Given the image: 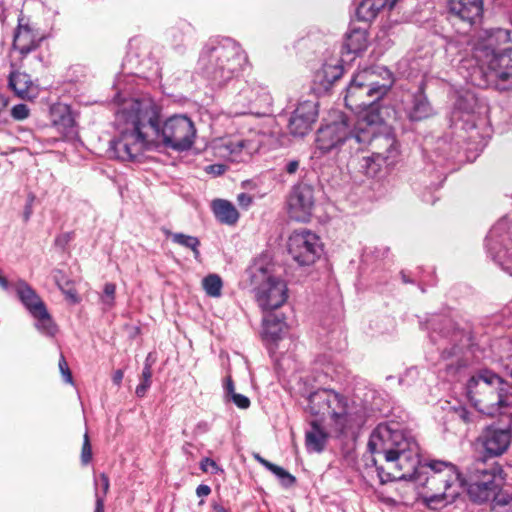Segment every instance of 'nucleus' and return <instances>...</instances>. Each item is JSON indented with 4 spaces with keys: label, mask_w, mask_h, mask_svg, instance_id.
<instances>
[{
    "label": "nucleus",
    "mask_w": 512,
    "mask_h": 512,
    "mask_svg": "<svg viewBox=\"0 0 512 512\" xmlns=\"http://www.w3.org/2000/svg\"><path fill=\"white\" fill-rule=\"evenodd\" d=\"M368 449L381 482L413 480L431 509L451 504L464 489L463 477L452 462L432 459L420 464L418 443L397 423L379 424L370 435Z\"/></svg>",
    "instance_id": "f257e3e1"
},
{
    "label": "nucleus",
    "mask_w": 512,
    "mask_h": 512,
    "mask_svg": "<svg viewBox=\"0 0 512 512\" xmlns=\"http://www.w3.org/2000/svg\"><path fill=\"white\" fill-rule=\"evenodd\" d=\"M161 107L150 97L129 98L120 102L115 113L117 136L111 142L115 156L133 161L160 144L174 151L189 150L197 130L184 114H175L161 122Z\"/></svg>",
    "instance_id": "f03ea898"
},
{
    "label": "nucleus",
    "mask_w": 512,
    "mask_h": 512,
    "mask_svg": "<svg viewBox=\"0 0 512 512\" xmlns=\"http://www.w3.org/2000/svg\"><path fill=\"white\" fill-rule=\"evenodd\" d=\"M380 118L374 114H365L359 119H348L340 115L339 120L321 127L316 134V147L323 153L333 150L349 154L363 150L373 140L386 150L378 152L384 160H390L398 154V144L392 133L377 135Z\"/></svg>",
    "instance_id": "7ed1b4c3"
},
{
    "label": "nucleus",
    "mask_w": 512,
    "mask_h": 512,
    "mask_svg": "<svg viewBox=\"0 0 512 512\" xmlns=\"http://www.w3.org/2000/svg\"><path fill=\"white\" fill-rule=\"evenodd\" d=\"M510 42V32L497 28L480 32L473 41L472 57L476 66L469 73L470 82L478 87L512 88V49L502 48Z\"/></svg>",
    "instance_id": "20e7f679"
},
{
    "label": "nucleus",
    "mask_w": 512,
    "mask_h": 512,
    "mask_svg": "<svg viewBox=\"0 0 512 512\" xmlns=\"http://www.w3.org/2000/svg\"><path fill=\"white\" fill-rule=\"evenodd\" d=\"M307 410L313 415L328 416L332 432L353 435L366 422V410L361 404L348 400L332 390H319L308 399Z\"/></svg>",
    "instance_id": "39448f33"
},
{
    "label": "nucleus",
    "mask_w": 512,
    "mask_h": 512,
    "mask_svg": "<svg viewBox=\"0 0 512 512\" xmlns=\"http://www.w3.org/2000/svg\"><path fill=\"white\" fill-rule=\"evenodd\" d=\"M510 385L490 370H480L467 383V395L481 413L494 416L511 405Z\"/></svg>",
    "instance_id": "423d86ee"
},
{
    "label": "nucleus",
    "mask_w": 512,
    "mask_h": 512,
    "mask_svg": "<svg viewBox=\"0 0 512 512\" xmlns=\"http://www.w3.org/2000/svg\"><path fill=\"white\" fill-rule=\"evenodd\" d=\"M245 62L246 56L241 48L228 38L209 43L199 58L203 73L217 85L230 80Z\"/></svg>",
    "instance_id": "0eeeda50"
},
{
    "label": "nucleus",
    "mask_w": 512,
    "mask_h": 512,
    "mask_svg": "<svg viewBox=\"0 0 512 512\" xmlns=\"http://www.w3.org/2000/svg\"><path fill=\"white\" fill-rule=\"evenodd\" d=\"M261 262L258 264V308L263 312H276L289 299L288 283L270 254H262Z\"/></svg>",
    "instance_id": "6e6552de"
},
{
    "label": "nucleus",
    "mask_w": 512,
    "mask_h": 512,
    "mask_svg": "<svg viewBox=\"0 0 512 512\" xmlns=\"http://www.w3.org/2000/svg\"><path fill=\"white\" fill-rule=\"evenodd\" d=\"M364 81H366L364 75H358L356 73L353 76L346 89L344 97L345 105L355 112V119H359L365 114H369V116L376 114L380 118V122L377 124V135H381L382 131L384 135H387V133H391V131L385 124L386 120L378 102L380 99H376L375 95L382 92L371 86L374 84L373 82L366 84Z\"/></svg>",
    "instance_id": "1a4fd4ad"
},
{
    "label": "nucleus",
    "mask_w": 512,
    "mask_h": 512,
    "mask_svg": "<svg viewBox=\"0 0 512 512\" xmlns=\"http://www.w3.org/2000/svg\"><path fill=\"white\" fill-rule=\"evenodd\" d=\"M463 481L470 498L482 503L492 498L502 485V469L478 459L469 466Z\"/></svg>",
    "instance_id": "9d476101"
},
{
    "label": "nucleus",
    "mask_w": 512,
    "mask_h": 512,
    "mask_svg": "<svg viewBox=\"0 0 512 512\" xmlns=\"http://www.w3.org/2000/svg\"><path fill=\"white\" fill-rule=\"evenodd\" d=\"M258 146L274 149L282 142L283 133L274 116L273 97L266 88L258 90Z\"/></svg>",
    "instance_id": "9b49d317"
},
{
    "label": "nucleus",
    "mask_w": 512,
    "mask_h": 512,
    "mask_svg": "<svg viewBox=\"0 0 512 512\" xmlns=\"http://www.w3.org/2000/svg\"><path fill=\"white\" fill-rule=\"evenodd\" d=\"M15 292L23 306L36 320V329L46 336L53 337L57 327L36 291L27 282L20 280L15 284Z\"/></svg>",
    "instance_id": "f8f14e48"
},
{
    "label": "nucleus",
    "mask_w": 512,
    "mask_h": 512,
    "mask_svg": "<svg viewBox=\"0 0 512 512\" xmlns=\"http://www.w3.org/2000/svg\"><path fill=\"white\" fill-rule=\"evenodd\" d=\"M486 247L492 259L512 276V230L507 218L492 227L486 239Z\"/></svg>",
    "instance_id": "ddd939ff"
},
{
    "label": "nucleus",
    "mask_w": 512,
    "mask_h": 512,
    "mask_svg": "<svg viewBox=\"0 0 512 512\" xmlns=\"http://www.w3.org/2000/svg\"><path fill=\"white\" fill-rule=\"evenodd\" d=\"M287 249L295 262L301 266L314 264L323 252V244L318 235L302 229L294 231L288 238Z\"/></svg>",
    "instance_id": "4468645a"
},
{
    "label": "nucleus",
    "mask_w": 512,
    "mask_h": 512,
    "mask_svg": "<svg viewBox=\"0 0 512 512\" xmlns=\"http://www.w3.org/2000/svg\"><path fill=\"white\" fill-rule=\"evenodd\" d=\"M486 113V104L478 98L474 91L462 89L457 92L452 114L454 119L462 120L465 124L474 128L477 120Z\"/></svg>",
    "instance_id": "2eb2a0df"
},
{
    "label": "nucleus",
    "mask_w": 512,
    "mask_h": 512,
    "mask_svg": "<svg viewBox=\"0 0 512 512\" xmlns=\"http://www.w3.org/2000/svg\"><path fill=\"white\" fill-rule=\"evenodd\" d=\"M318 101L300 100L292 111L288 121V129L294 136L303 137L312 129L318 118Z\"/></svg>",
    "instance_id": "dca6fc26"
},
{
    "label": "nucleus",
    "mask_w": 512,
    "mask_h": 512,
    "mask_svg": "<svg viewBox=\"0 0 512 512\" xmlns=\"http://www.w3.org/2000/svg\"><path fill=\"white\" fill-rule=\"evenodd\" d=\"M314 208V191L307 184L295 186L288 198V211L292 219L300 222L309 220Z\"/></svg>",
    "instance_id": "f3484780"
},
{
    "label": "nucleus",
    "mask_w": 512,
    "mask_h": 512,
    "mask_svg": "<svg viewBox=\"0 0 512 512\" xmlns=\"http://www.w3.org/2000/svg\"><path fill=\"white\" fill-rule=\"evenodd\" d=\"M511 429L499 425H490L483 429L478 438L486 455L497 457L504 454L511 443Z\"/></svg>",
    "instance_id": "a211bd4d"
},
{
    "label": "nucleus",
    "mask_w": 512,
    "mask_h": 512,
    "mask_svg": "<svg viewBox=\"0 0 512 512\" xmlns=\"http://www.w3.org/2000/svg\"><path fill=\"white\" fill-rule=\"evenodd\" d=\"M358 75H364L366 84L370 82L375 83L371 85L372 87L380 90L382 93H377L376 99H382L390 90L394 83L393 74L385 67L376 66L372 68L363 69L357 72Z\"/></svg>",
    "instance_id": "6ab92c4d"
},
{
    "label": "nucleus",
    "mask_w": 512,
    "mask_h": 512,
    "mask_svg": "<svg viewBox=\"0 0 512 512\" xmlns=\"http://www.w3.org/2000/svg\"><path fill=\"white\" fill-rule=\"evenodd\" d=\"M40 41L41 37L33 28L23 18L19 19V25L14 35V49L25 55L36 49Z\"/></svg>",
    "instance_id": "aec40b11"
},
{
    "label": "nucleus",
    "mask_w": 512,
    "mask_h": 512,
    "mask_svg": "<svg viewBox=\"0 0 512 512\" xmlns=\"http://www.w3.org/2000/svg\"><path fill=\"white\" fill-rule=\"evenodd\" d=\"M450 11L470 24L476 23L482 16V0H449Z\"/></svg>",
    "instance_id": "412c9836"
},
{
    "label": "nucleus",
    "mask_w": 512,
    "mask_h": 512,
    "mask_svg": "<svg viewBox=\"0 0 512 512\" xmlns=\"http://www.w3.org/2000/svg\"><path fill=\"white\" fill-rule=\"evenodd\" d=\"M9 86L15 94L22 99H34L38 95V88L31 81L28 74L12 72L9 77Z\"/></svg>",
    "instance_id": "4be33fe9"
},
{
    "label": "nucleus",
    "mask_w": 512,
    "mask_h": 512,
    "mask_svg": "<svg viewBox=\"0 0 512 512\" xmlns=\"http://www.w3.org/2000/svg\"><path fill=\"white\" fill-rule=\"evenodd\" d=\"M263 338L275 341L280 338L281 334L286 329V322L282 313L276 312H263Z\"/></svg>",
    "instance_id": "5701e85b"
},
{
    "label": "nucleus",
    "mask_w": 512,
    "mask_h": 512,
    "mask_svg": "<svg viewBox=\"0 0 512 512\" xmlns=\"http://www.w3.org/2000/svg\"><path fill=\"white\" fill-rule=\"evenodd\" d=\"M211 209L215 218L222 224L235 225L239 219V213L235 206L228 200L215 199L211 202Z\"/></svg>",
    "instance_id": "b1692460"
},
{
    "label": "nucleus",
    "mask_w": 512,
    "mask_h": 512,
    "mask_svg": "<svg viewBox=\"0 0 512 512\" xmlns=\"http://www.w3.org/2000/svg\"><path fill=\"white\" fill-rule=\"evenodd\" d=\"M432 107L423 93L412 97V105L407 108V115L413 121H419L432 115Z\"/></svg>",
    "instance_id": "393cba45"
},
{
    "label": "nucleus",
    "mask_w": 512,
    "mask_h": 512,
    "mask_svg": "<svg viewBox=\"0 0 512 512\" xmlns=\"http://www.w3.org/2000/svg\"><path fill=\"white\" fill-rule=\"evenodd\" d=\"M327 433L316 423H311V428L306 432L305 443L310 452H321L327 441Z\"/></svg>",
    "instance_id": "a878e982"
},
{
    "label": "nucleus",
    "mask_w": 512,
    "mask_h": 512,
    "mask_svg": "<svg viewBox=\"0 0 512 512\" xmlns=\"http://www.w3.org/2000/svg\"><path fill=\"white\" fill-rule=\"evenodd\" d=\"M367 46V35L365 30L353 29L344 40L343 49L347 53L357 54L363 51Z\"/></svg>",
    "instance_id": "bb28decb"
},
{
    "label": "nucleus",
    "mask_w": 512,
    "mask_h": 512,
    "mask_svg": "<svg viewBox=\"0 0 512 512\" xmlns=\"http://www.w3.org/2000/svg\"><path fill=\"white\" fill-rule=\"evenodd\" d=\"M343 73V68L339 63H325L320 70L316 73V80L324 87L327 88L336 80H338Z\"/></svg>",
    "instance_id": "cd10ccee"
},
{
    "label": "nucleus",
    "mask_w": 512,
    "mask_h": 512,
    "mask_svg": "<svg viewBox=\"0 0 512 512\" xmlns=\"http://www.w3.org/2000/svg\"><path fill=\"white\" fill-rule=\"evenodd\" d=\"M167 236L171 239L173 243L190 249L193 252L195 259H198L200 257V241L197 237L186 235L183 233L173 232H168Z\"/></svg>",
    "instance_id": "c85d7f7f"
},
{
    "label": "nucleus",
    "mask_w": 512,
    "mask_h": 512,
    "mask_svg": "<svg viewBox=\"0 0 512 512\" xmlns=\"http://www.w3.org/2000/svg\"><path fill=\"white\" fill-rule=\"evenodd\" d=\"M258 462L264 465L269 471H271L278 478L282 486L290 487L295 483V477L282 467L272 464L260 456H258Z\"/></svg>",
    "instance_id": "c756f323"
},
{
    "label": "nucleus",
    "mask_w": 512,
    "mask_h": 512,
    "mask_svg": "<svg viewBox=\"0 0 512 512\" xmlns=\"http://www.w3.org/2000/svg\"><path fill=\"white\" fill-rule=\"evenodd\" d=\"M202 286L206 294L210 297L218 298L221 296L223 282L219 275L209 274L202 280Z\"/></svg>",
    "instance_id": "7c9ffc66"
},
{
    "label": "nucleus",
    "mask_w": 512,
    "mask_h": 512,
    "mask_svg": "<svg viewBox=\"0 0 512 512\" xmlns=\"http://www.w3.org/2000/svg\"><path fill=\"white\" fill-rule=\"evenodd\" d=\"M116 286L113 283H106L99 296L103 311H108L115 305Z\"/></svg>",
    "instance_id": "2f4dec72"
},
{
    "label": "nucleus",
    "mask_w": 512,
    "mask_h": 512,
    "mask_svg": "<svg viewBox=\"0 0 512 512\" xmlns=\"http://www.w3.org/2000/svg\"><path fill=\"white\" fill-rule=\"evenodd\" d=\"M378 14L371 0H362L356 9V15L359 20L371 21Z\"/></svg>",
    "instance_id": "473e14b6"
},
{
    "label": "nucleus",
    "mask_w": 512,
    "mask_h": 512,
    "mask_svg": "<svg viewBox=\"0 0 512 512\" xmlns=\"http://www.w3.org/2000/svg\"><path fill=\"white\" fill-rule=\"evenodd\" d=\"M152 370L149 364H145L142 375L141 383L136 387L135 393L138 397H144L147 390L151 386Z\"/></svg>",
    "instance_id": "72a5a7b5"
},
{
    "label": "nucleus",
    "mask_w": 512,
    "mask_h": 512,
    "mask_svg": "<svg viewBox=\"0 0 512 512\" xmlns=\"http://www.w3.org/2000/svg\"><path fill=\"white\" fill-rule=\"evenodd\" d=\"M95 483V497L97 498V494L100 497H105L109 490V478L105 474H100L98 477H95L94 479Z\"/></svg>",
    "instance_id": "f704fd0d"
},
{
    "label": "nucleus",
    "mask_w": 512,
    "mask_h": 512,
    "mask_svg": "<svg viewBox=\"0 0 512 512\" xmlns=\"http://www.w3.org/2000/svg\"><path fill=\"white\" fill-rule=\"evenodd\" d=\"M495 509L497 512H512V495H500Z\"/></svg>",
    "instance_id": "c9c22d12"
},
{
    "label": "nucleus",
    "mask_w": 512,
    "mask_h": 512,
    "mask_svg": "<svg viewBox=\"0 0 512 512\" xmlns=\"http://www.w3.org/2000/svg\"><path fill=\"white\" fill-rule=\"evenodd\" d=\"M92 458V448L89 441L88 433L86 432L84 435V441L81 451V461L84 465L88 464Z\"/></svg>",
    "instance_id": "e433bc0d"
},
{
    "label": "nucleus",
    "mask_w": 512,
    "mask_h": 512,
    "mask_svg": "<svg viewBox=\"0 0 512 512\" xmlns=\"http://www.w3.org/2000/svg\"><path fill=\"white\" fill-rule=\"evenodd\" d=\"M11 115L15 120H24L29 116V108L25 104L15 105L11 110Z\"/></svg>",
    "instance_id": "4c0bfd02"
},
{
    "label": "nucleus",
    "mask_w": 512,
    "mask_h": 512,
    "mask_svg": "<svg viewBox=\"0 0 512 512\" xmlns=\"http://www.w3.org/2000/svg\"><path fill=\"white\" fill-rule=\"evenodd\" d=\"M58 366H59V370H60V373L62 374L64 381L72 384L73 383L72 373H71L68 363L65 360L63 355H61V357L59 359Z\"/></svg>",
    "instance_id": "58836bf2"
},
{
    "label": "nucleus",
    "mask_w": 512,
    "mask_h": 512,
    "mask_svg": "<svg viewBox=\"0 0 512 512\" xmlns=\"http://www.w3.org/2000/svg\"><path fill=\"white\" fill-rule=\"evenodd\" d=\"M60 289L70 302L78 303L80 301L77 291L72 287L70 281H66L65 285Z\"/></svg>",
    "instance_id": "ea45409f"
},
{
    "label": "nucleus",
    "mask_w": 512,
    "mask_h": 512,
    "mask_svg": "<svg viewBox=\"0 0 512 512\" xmlns=\"http://www.w3.org/2000/svg\"><path fill=\"white\" fill-rule=\"evenodd\" d=\"M200 467L204 472H210L212 474H217L222 471L217 463L210 458L203 459L200 463Z\"/></svg>",
    "instance_id": "a19ab883"
},
{
    "label": "nucleus",
    "mask_w": 512,
    "mask_h": 512,
    "mask_svg": "<svg viewBox=\"0 0 512 512\" xmlns=\"http://www.w3.org/2000/svg\"><path fill=\"white\" fill-rule=\"evenodd\" d=\"M227 400L232 401L240 409H246L250 406L249 398L242 394L235 393Z\"/></svg>",
    "instance_id": "79ce46f5"
},
{
    "label": "nucleus",
    "mask_w": 512,
    "mask_h": 512,
    "mask_svg": "<svg viewBox=\"0 0 512 512\" xmlns=\"http://www.w3.org/2000/svg\"><path fill=\"white\" fill-rule=\"evenodd\" d=\"M254 196L248 193H240L237 196V202L240 208L248 209L253 204Z\"/></svg>",
    "instance_id": "37998d69"
},
{
    "label": "nucleus",
    "mask_w": 512,
    "mask_h": 512,
    "mask_svg": "<svg viewBox=\"0 0 512 512\" xmlns=\"http://www.w3.org/2000/svg\"><path fill=\"white\" fill-rule=\"evenodd\" d=\"M223 389H224V395H225L226 400L229 399L233 394L236 393L235 388H234V383L230 376H227L224 379Z\"/></svg>",
    "instance_id": "c03bdc74"
},
{
    "label": "nucleus",
    "mask_w": 512,
    "mask_h": 512,
    "mask_svg": "<svg viewBox=\"0 0 512 512\" xmlns=\"http://www.w3.org/2000/svg\"><path fill=\"white\" fill-rule=\"evenodd\" d=\"M398 0H371L376 10L379 12L381 9L388 7L392 9Z\"/></svg>",
    "instance_id": "a18cd8bd"
},
{
    "label": "nucleus",
    "mask_w": 512,
    "mask_h": 512,
    "mask_svg": "<svg viewBox=\"0 0 512 512\" xmlns=\"http://www.w3.org/2000/svg\"><path fill=\"white\" fill-rule=\"evenodd\" d=\"M53 279L55 280L59 288H62L65 285V282L67 281L65 279L64 274L60 270L53 271Z\"/></svg>",
    "instance_id": "49530a36"
},
{
    "label": "nucleus",
    "mask_w": 512,
    "mask_h": 512,
    "mask_svg": "<svg viewBox=\"0 0 512 512\" xmlns=\"http://www.w3.org/2000/svg\"><path fill=\"white\" fill-rule=\"evenodd\" d=\"M53 122L57 126L60 125V122H58L56 119H54ZM61 124H63L65 127L72 126L73 120H72L71 115L68 112L62 115Z\"/></svg>",
    "instance_id": "de8ad7c7"
},
{
    "label": "nucleus",
    "mask_w": 512,
    "mask_h": 512,
    "mask_svg": "<svg viewBox=\"0 0 512 512\" xmlns=\"http://www.w3.org/2000/svg\"><path fill=\"white\" fill-rule=\"evenodd\" d=\"M299 168V161L298 160H291L286 165V172L289 174H294Z\"/></svg>",
    "instance_id": "09e8293b"
},
{
    "label": "nucleus",
    "mask_w": 512,
    "mask_h": 512,
    "mask_svg": "<svg viewBox=\"0 0 512 512\" xmlns=\"http://www.w3.org/2000/svg\"><path fill=\"white\" fill-rule=\"evenodd\" d=\"M211 492V489L208 485H199L196 489V494L199 496V497H206L210 494Z\"/></svg>",
    "instance_id": "8fccbe9b"
},
{
    "label": "nucleus",
    "mask_w": 512,
    "mask_h": 512,
    "mask_svg": "<svg viewBox=\"0 0 512 512\" xmlns=\"http://www.w3.org/2000/svg\"><path fill=\"white\" fill-rule=\"evenodd\" d=\"M124 373L122 370H116L112 375V381L115 385L119 386L123 380Z\"/></svg>",
    "instance_id": "3c124183"
},
{
    "label": "nucleus",
    "mask_w": 512,
    "mask_h": 512,
    "mask_svg": "<svg viewBox=\"0 0 512 512\" xmlns=\"http://www.w3.org/2000/svg\"><path fill=\"white\" fill-rule=\"evenodd\" d=\"M31 215H32V200L29 201L25 206L24 213H23L24 221H28L30 219Z\"/></svg>",
    "instance_id": "603ef678"
},
{
    "label": "nucleus",
    "mask_w": 512,
    "mask_h": 512,
    "mask_svg": "<svg viewBox=\"0 0 512 512\" xmlns=\"http://www.w3.org/2000/svg\"><path fill=\"white\" fill-rule=\"evenodd\" d=\"M244 276L246 277V279L251 283L253 284L254 282V276H255V272H254V267L253 266H249L245 273H244Z\"/></svg>",
    "instance_id": "864d4df0"
},
{
    "label": "nucleus",
    "mask_w": 512,
    "mask_h": 512,
    "mask_svg": "<svg viewBox=\"0 0 512 512\" xmlns=\"http://www.w3.org/2000/svg\"><path fill=\"white\" fill-rule=\"evenodd\" d=\"M225 168L223 165H212L209 167V171L213 172L215 174H222L224 172Z\"/></svg>",
    "instance_id": "5fc2aeb1"
},
{
    "label": "nucleus",
    "mask_w": 512,
    "mask_h": 512,
    "mask_svg": "<svg viewBox=\"0 0 512 512\" xmlns=\"http://www.w3.org/2000/svg\"><path fill=\"white\" fill-rule=\"evenodd\" d=\"M94 512H104L103 497H100L98 494H97V501H96V507H95Z\"/></svg>",
    "instance_id": "6e6d98bb"
},
{
    "label": "nucleus",
    "mask_w": 512,
    "mask_h": 512,
    "mask_svg": "<svg viewBox=\"0 0 512 512\" xmlns=\"http://www.w3.org/2000/svg\"><path fill=\"white\" fill-rule=\"evenodd\" d=\"M0 286L4 289L8 288V281L2 276H0Z\"/></svg>",
    "instance_id": "4d7b16f0"
},
{
    "label": "nucleus",
    "mask_w": 512,
    "mask_h": 512,
    "mask_svg": "<svg viewBox=\"0 0 512 512\" xmlns=\"http://www.w3.org/2000/svg\"><path fill=\"white\" fill-rule=\"evenodd\" d=\"M459 416H460L464 421H468V416H467V412H466V410H464V409L460 410V412H459Z\"/></svg>",
    "instance_id": "13d9d810"
},
{
    "label": "nucleus",
    "mask_w": 512,
    "mask_h": 512,
    "mask_svg": "<svg viewBox=\"0 0 512 512\" xmlns=\"http://www.w3.org/2000/svg\"><path fill=\"white\" fill-rule=\"evenodd\" d=\"M214 511H215V512H227V511H226L223 507H221V506H216V507L214 508Z\"/></svg>",
    "instance_id": "bf43d9fd"
}]
</instances>
